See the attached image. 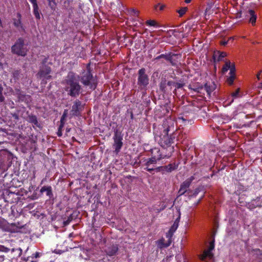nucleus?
<instances>
[{"label": "nucleus", "mask_w": 262, "mask_h": 262, "mask_svg": "<svg viewBox=\"0 0 262 262\" xmlns=\"http://www.w3.org/2000/svg\"><path fill=\"white\" fill-rule=\"evenodd\" d=\"M161 88L163 90L162 83H161Z\"/></svg>", "instance_id": "nucleus-44"}, {"label": "nucleus", "mask_w": 262, "mask_h": 262, "mask_svg": "<svg viewBox=\"0 0 262 262\" xmlns=\"http://www.w3.org/2000/svg\"><path fill=\"white\" fill-rule=\"evenodd\" d=\"M81 82L84 85L89 86L91 89L94 90L96 88V81L90 72L87 71L83 74Z\"/></svg>", "instance_id": "nucleus-5"}, {"label": "nucleus", "mask_w": 262, "mask_h": 262, "mask_svg": "<svg viewBox=\"0 0 262 262\" xmlns=\"http://www.w3.org/2000/svg\"><path fill=\"white\" fill-rule=\"evenodd\" d=\"M191 30V25L189 24H187L184 27H183V32L184 33L183 37H187L188 36L189 34V32Z\"/></svg>", "instance_id": "nucleus-19"}, {"label": "nucleus", "mask_w": 262, "mask_h": 262, "mask_svg": "<svg viewBox=\"0 0 262 262\" xmlns=\"http://www.w3.org/2000/svg\"><path fill=\"white\" fill-rule=\"evenodd\" d=\"M58 135L59 136H61V134L60 133H59V132H58Z\"/></svg>", "instance_id": "nucleus-41"}, {"label": "nucleus", "mask_w": 262, "mask_h": 262, "mask_svg": "<svg viewBox=\"0 0 262 262\" xmlns=\"http://www.w3.org/2000/svg\"><path fill=\"white\" fill-rule=\"evenodd\" d=\"M189 88L191 90H193L194 92H196L198 93L200 92V90H201L203 89V87L192 88L191 85L190 86Z\"/></svg>", "instance_id": "nucleus-27"}, {"label": "nucleus", "mask_w": 262, "mask_h": 262, "mask_svg": "<svg viewBox=\"0 0 262 262\" xmlns=\"http://www.w3.org/2000/svg\"><path fill=\"white\" fill-rule=\"evenodd\" d=\"M51 71V69L49 67L46 66H42L38 73V76L42 81H46L50 79L51 77L50 75Z\"/></svg>", "instance_id": "nucleus-8"}, {"label": "nucleus", "mask_w": 262, "mask_h": 262, "mask_svg": "<svg viewBox=\"0 0 262 262\" xmlns=\"http://www.w3.org/2000/svg\"><path fill=\"white\" fill-rule=\"evenodd\" d=\"M190 183V181L189 180H186L183 183L179 191V193L180 195L184 194L186 191L187 188L189 186Z\"/></svg>", "instance_id": "nucleus-13"}, {"label": "nucleus", "mask_w": 262, "mask_h": 262, "mask_svg": "<svg viewBox=\"0 0 262 262\" xmlns=\"http://www.w3.org/2000/svg\"><path fill=\"white\" fill-rule=\"evenodd\" d=\"M21 14L19 13L17 14V19H14L13 20V24L14 25L18 28H20L22 30H24L21 22Z\"/></svg>", "instance_id": "nucleus-14"}, {"label": "nucleus", "mask_w": 262, "mask_h": 262, "mask_svg": "<svg viewBox=\"0 0 262 262\" xmlns=\"http://www.w3.org/2000/svg\"><path fill=\"white\" fill-rule=\"evenodd\" d=\"M122 138L117 135H116L114 137V147L115 149V151L118 153L122 146Z\"/></svg>", "instance_id": "nucleus-11"}, {"label": "nucleus", "mask_w": 262, "mask_h": 262, "mask_svg": "<svg viewBox=\"0 0 262 262\" xmlns=\"http://www.w3.org/2000/svg\"><path fill=\"white\" fill-rule=\"evenodd\" d=\"M180 220V217H179L173 223V225L169 230L168 232L166 233V237L168 238L169 241L170 239L173 235V233L176 231L178 226Z\"/></svg>", "instance_id": "nucleus-10"}, {"label": "nucleus", "mask_w": 262, "mask_h": 262, "mask_svg": "<svg viewBox=\"0 0 262 262\" xmlns=\"http://www.w3.org/2000/svg\"><path fill=\"white\" fill-rule=\"evenodd\" d=\"M130 12L133 13L135 16H138L139 13V12L138 10L134 9H133L130 10Z\"/></svg>", "instance_id": "nucleus-32"}, {"label": "nucleus", "mask_w": 262, "mask_h": 262, "mask_svg": "<svg viewBox=\"0 0 262 262\" xmlns=\"http://www.w3.org/2000/svg\"><path fill=\"white\" fill-rule=\"evenodd\" d=\"M133 25H135V26H137V23H136V24H134Z\"/></svg>", "instance_id": "nucleus-45"}, {"label": "nucleus", "mask_w": 262, "mask_h": 262, "mask_svg": "<svg viewBox=\"0 0 262 262\" xmlns=\"http://www.w3.org/2000/svg\"><path fill=\"white\" fill-rule=\"evenodd\" d=\"M146 25L149 27H153L154 28H159L160 25L155 20L152 19L147 20L146 21Z\"/></svg>", "instance_id": "nucleus-18"}, {"label": "nucleus", "mask_w": 262, "mask_h": 262, "mask_svg": "<svg viewBox=\"0 0 262 262\" xmlns=\"http://www.w3.org/2000/svg\"><path fill=\"white\" fill-rule=\"evenodd\" d=\"M248 17H249V23H250L252 25H254L257 18V16L254 11L252 10H249L248 11Z\"/></svg>", "instance_id": "nucleus-12"}, {"label": "nucleus", "mask_w": 262, "mask_h": 262, "mask_svg": "<svg viewBox=\"0 0 262 262\" xmlns=\"http://www.w3.org/2000/svg\"><path fill=\"white\" fill-rule=\"evenodd\" d=\"M214 89L215 86L214 84H209L206 83L204 87V89L206 91L208 95H210Z\"/></svg>", "instance_id": "nucleus-20"}, {"label": "nucleus", "mask_w": 262, "mask_h": 262, "mask_svg": "<svg viewBox=\"0 0 262 262\" xmlns=\"http://www.w3.org/2000/svg\"><path fill=\"white\" fill-rule=\"evenodd\" d=\"M169 245V244H168V245H165V247H167V246H168Z\"/></svg>", "instance_id": "nucleus-46"}, {"label": "nucleus", "mask_w": 262, "mask_h": 262, "mask_svg": "<svg viewBox=\"0 0 262 262\" xmlns=\"http://www.w3.org/2000/svg\"><path fill=\"white\" fill-rule=\"evenodd\" d=\"M3 88L1 86H0V101L2 102L4 100V97L2 95Z\"/></svg>", "instance_id": "nucleus-31"}, {"label": "nucleus", "mask_w": 262, "mask_h": 262, "mask_svg": "<svg viewBox=\"0 0 262 262\" xmlns=\"http://www.w3.org/2000/svg\"><path fill=\"white\" fill-rule=\"evenodd\" d=\"M164 168L167 171H171L174 169L172 164H169L168 166L165 167Z\"/></svg>", "instance_id": "nucleus-26"}, {"label": "nucleus", "mask_w": 262, "mask_h": 262, "mask_svg": "<svg viewBox=\"0 0 262 262\" xmlns=\"http://www.w3.org/2000/svg\"><path fill=\"white\" fill-rule=\"evenodd\" d=\"M227 56V54L225 52H221L217 51L214 53L213 57L215 59L218 61L221 60L223 58Z\"/></svg>", "instance_id": "nucleus-15"}, {"label": "nucleus", "mask_w": 262, "mask_h": 262, "mask_svg": "<svg viewBox=\"0 0 262 262\" xmlns=\"http://www.w3.org/2000/svg\"><path fill=\"white\" fill-rule=\"evenodd\" d=\"M34 256L35 257V258H37L38 257H39V253L38 252H36L34 254Z\"/></svg>", "instance_id": "nucleus-37"}, {"label": "nucleus", "mask_w": 262, "mask_h": 262, "mask_svg": "<svg viewBox=\"0 0 262 262\" xmlns=\"http://www.w3.org/2000/svg\"><path fill=\"white\" fill-rule=\"evenodd\" d=\"M32 121L33 123H34L35 124H36V123H37L36 119L35 117H33V118H32Z\"/></svg>", "instance_id": "nucleus-36"}, {"label": "nucleus", "mask_w": 262, "mask_h": 262, "mask_svg": "<svg viewBox=\"0 0 262 262\" xmlns=\"http://www.w3.org/2000/svg\"><path fill=\"white\" fill-rule=\"evenodd\" d=\"M188 10L187 7H182L180 9L177 11V12L179 13V16L180 17L182 16L185 13L187 12Z\"/></svg>", "instance_id": "nucleus-22"}, {"label": "nucleus", "mask_w": 262, "mask_h": 262, "mask_svg": "<svg viewBox=\"0 0 262 262\" xmlns=\"http://www.w3.org/2000/svg\"><path fill=\"white\" fill-rule=\"evenodd\" d=\"M8 249L5 248V247L3 246H1L0 245V251H7V250Z\"/></svg>", "instance_id": "nucleus-33"}, {"label": "nucleus", "mask_w": 262, "mask_h": 262, "mask_svg": "<svg viewBox=\"0 0 262 262\" xmlns=\"http://www.w3.org/2000/svg\"><path fill=\"white\" fill-rule=\"evenodd\" d=\"M166 6L164 4H162L160 3H158L157 5H155L154 8L155 10H157L159 9L160 10L162 11L165 8Z\"/></svg>", "instance_id": "nucleus-24"}, {"label": "nucleus", "mask_w": 262, "mask_h": 262, "mask_svg": "<svg viewBox=\"0 0 262 262\" xmlns=\"http://www.w3.org/2000/svg\"><path fill=\"white\" fill-rule=\"evenodd\" d=\"M138 84L141 86H146L149 82L147 75L145 74L144 69H140L138 72Z\"/></svg>", "instance_id": "nucleus-7"}, {"label": "nucleus", "mask_w": 262, "mask_h": 262, "mask_svg": "<svg viewBox=\"0 0 262 262\" xmlns=\"http://www.w3.org/2000/svg\"><path fill=\"white\" fill-rule=\"evenodd\" d=\"M118 247L116 246H113L111 247H109L106 250V252L109 256L114 255L117 251Z\"/></svg>", "instance_id": "nucleus-16"}, {"label": "nucleus", "mask_w": 262, "mask_h": 262, "mask_svg": "<svg viewBox=\"0 0 262 262\" xmlns=\"http://www.w3.org/2000/svg\"><path fill=\"white\" fill-rule=\"evenodd\" d=\"M214 248V245L213 243H210L209 248L207 250H205L203 253L201 255H200V259L202 260H205L207 258H208L209 259L212 258L213 256L212 251L213 250Z\"/></svg>", "instance_id": "nucleus-9"}, {"label": "nucleus", "mask_w": 262, "mask_h": 262, "mask_svg": "<svg viewBox=\"0 0 262 262\" xmlns=\"http://www.w3.org/2000/svg\"><path fill=\"white\" fill-rule=\"evenodd\" d=\"M16 250L18 252V255L20 256L22 253V250L20 248H18L16 249Z\"/></svg>", "instance_id": "nucleus-35"}, {"label": "nucleus", "mask_w": 262, "mask_h": 262, "mask_svg": "<svg viewBox=\"0 0 262 262\" xmlns=\"http://www.w3.org/2000/svg\"><path fill=\"white\" fill-rule=\"evenodd\" d=\"M239 90L237 89L236 91L232 94L231 97L233 98H237L238 97Z\"/></svg>", "instance_id": "nucleus-29"}, {"label": "nucleus", "mask_w": 262, "mask_h": 262, "mask_svg": "<svg viewBox=\"0 0 262 262\" xmlns=\"http://www.w3.org/2000/svg\"><path fill=\"white\" fill-rule=\"evenodd\" d=\"M139 23H140V24L141 25H143V23H142V21H140V22H139Z\"/></svg>", "instance_id": "nucleus-42"}, {"label": "nucleus", "mask_w": 262, "mask_h": 262, "mask_svg": "<svg viewBox=\"0 0 262 262\" xmlns=\"http://www.w3.org/2000/svg\"><path fill=\"white\" fill-rule=\"evenodd\" d=\"M151 152L153 156L150 159L148 160L146 163L147 167L146 168L149 171H150L154 169L153 167H150V164H154L157 163V161H159L162 158H164V157H167L166 155L164 156L160 154V150L158 148H155L152 149ZM167 157H169V156H167Z\"/></svg>", "instance_id": "nucleus-4"}, {"label": "nucleus", "mask_w": 262, "mask_h": 262, "mask_svg": "<svg viewBox=\"0 0 262 262\" xmlns=\"http://www.w3.org/2000/svg\"><path fill=\"white\" fill-rule=\"evenodd\" d=\"M29 1L32 4L33 6L37 5L36 0H29Z\"/></svg>", "instance_id": "nucleus-34"}, {"label": "nucleus", "mask_w": 262, "mask_h": 262, "mask_svg": "<svg viewBox=\"0 0 262 262\" xmlns=\"http://www.w3.org/2000/svg\"><path fill=\"white\" fill-rule=\"evenodd\" d=\"M187 122H188V121L183 117L178 118L176 122L173 120L171 118L167 119L164 123V127H167V128L164 130L165 135L163 137L161 138L160 144L161 146L163 147L165 146H169V149L170 150H172L173 149V147H170V145L173 142V139L171 138H169L168 136V131L170 130L171 128L174 129V126L176 124L183 123L186 124Z\"/></svg>", "instance_id": "nucleus-1"}, {"label": "nucleus", "mask_w": 262, "mask_h": 262, "mask_svg": "<svg viewBox=\"0 0 262 262\" xmlns=\"http://www.w3.org/2000/svg\"><path fill=\"white\" fill-rule=\"evenodd\" d=\"M48 1L49 7L51 8V9L54 10L56 7V3L55 0H49Z\"/></svg>", "instance_id": "nucleus-23"}, {"label": "nucleus", "mask_w": 262, "mask_h": 262, "mask_svg": "<svg viewBox=\"0 0 262 262\" xmlns=\"http://www.w3.org/2000/svg\"><path fill=\"white\" fill-rule=\"evenodd\" d=\"M228 70H230L229 76L227 78V82L231 85L233 83L235 79V67L233 63H231L230 61H226L224 66L222 68V73H226Z\"/></svg>", "instance_id": "nucleus-3"}, {"label": "nucleus", "mask_w": 262, "mask_h": 262, "mask_svg": "<svg viewBox=\"0 0 262 262\" xmlns=\"http://www.w3.org/2000/svg\"><path fill=\"white\" fill-rule=\"evenodd\" d=\"M33 13L36 19H39L40 18V14L39 12V8L38 5L33 6Z\"/></svg>", "instance_id": "nucleus-21"}, {"label": "nucleus", "mask_w": 262, "mask_h": 262, "mask_svg": "<svg viewBox=\"0 0 262 262\" xmlns=\"http://www.w3.org/2000/svg\"><path fill=\"white\" fill-rule=\"evenodd\" d=\"M70 131V129H67V132H69Z\"/></svg>", "instance_id": "nucleus-43"}, {"label": "nucleus", "mask_w": 262, "mask_h": 262, "mask_svg": "<svg viewBox=\"0 0 262 262\" xmlns=\"http://www.w3.org/2000/svg\"><path fill=\"white\" fill-rule=\"evenodd\" d=\"M67 114V111L66 110V111H64V113H63V114L62 115V117L61 118V120H60L61 123L62 124V125L64 123V119L66 117Z\"/></svg>", "instance_id": "nucleus-28"}, {"label": "nucleus", "mask_w": 262, "mask_h": 262, "mask_svg": "<svg viewBox=\"0 0 262 262\" xmlns=\"http://www.w3.org/2000/svg\"><path fill=\"white\" fill-rule=\"evenodd\" d=\"M262 72V71H260V72L259 73H258L256 75V77L258 79H259L260 78V73Z\"/></svg>", "instance_id": "nucleus-38"}, {"label": "nucleus", "mask_w": 262, "mask_h": 262, "mask_svg": "<svg viewBox=\"0 0 262 262\" xmlns=\"http://www.w3.org/2000/svg\"><path fill=\"white\" fill-rule=\"evenodd\" d=\"M81 105V102L79 101H76L72 106V111L73 115H77L79 111V107Z\"/></svg>", "instance_id": "nucleus-17"}, {"label": "nucleus", "mask_w": 262, "mask_h": 262, "mask_svg": "<svg viewBox=\"0 0 262 262\" xmlns=\"http://www.w3.org/2000/svg\"><path fill=\"white\" fill-rule=\"evenodd\" d=\"M191 1V0H185V2L186 3V4H188L189 3H190Z\"/></svg>", "instance_id": "nucleus-39"}, {"label": "nucleus", "mask_w": 262, "mask_h": 262, "mask_svg": "<svg viewBox=\"0 0 262 262\" xmlns=\"http://www.w3.org/2000/svg\"><path fill=\"white\" fill-rule=\"evenodd\" d=\"M65 90L72 96L79 95L80 86L78 83V78L74 74L71 73L68 74L65 82Z\"/></svg>", "instance_id": "nucleus-2"}, {"label": "nucleus", "mask_w": 262, "mask_h": 262, "mask_svg": "<svg viewBox=\"0 0 262 262\" xmlns=\"http://www.w3.org/2000/svg\"><path fill=\"white\" fill-rule=\"evenodd\" d=\"M12 52L18 55L24 56L26 55L27 50L24 46V40L21 38L18 39L16 42L12 47Z\"/></svg>", "instance_id": "nucleus-6"}, {"label": "nucleus", "mask_w": 262, "mask_h": 262, "mask_svg": "<svg viewBox=\"0 0 262 262\" xmlns=\"http://www.w3.org/2000/svg\"><path fill=\"white\" fill-rule=\"evenodd\" d=\"M45 191H47V195H49L51 193V190L50 187H43L41 189V192H43Z\"/></svg>", "instance_id": "nucleus-25"}, {"label": "nucleus", "mask_w": 262, "mask_h": 262, "mask_svg": "<svg viewBox=\"0 0 262 262\" xmlns=\"http://www.w3.org/2000/svg\"><path fill=\"white\" fill-rule=\"evenodd\" d=\"M234 39V37H231L229 38V40H227V41H223L221 42V45H223V46H225L228 43L229 40H233Z\"/></svg>", "instance_id": "nucleus-30"}, {"label": "nucleus", "mask_w": 262, "mask_h": 262, "mask_svg": "<svg viewBox=\"0 0 262 262\" xmlns=\"http://www.w3.org/2000/svg\"><path fill=\"white\" fill-rule=\"evenodd\" d=\"M172 82H168V84L169 85H171L172 84Z\"/></svg>", "instance_id": "nucleus-40"}]
</instances>
